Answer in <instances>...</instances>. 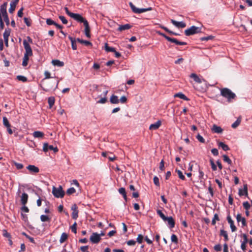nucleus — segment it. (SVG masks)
I'll return each instance as SVG.
<instances>
[{"instance_id":"1","label":"nucleus","mask_w":252,"mask_h":252,"mask_svg":"<svg viewBox=\"0 0 252 252\" xmlns=\"http://www.w3.org/2000/svg\"><path fill=\"white\" fill-rule=\"evenodd\" d=\"M44 75L45 78L41 81V83L43 84V85L40 84V86L42 89L45 92H48L53 87L54 85H56V88H57L59 84V81H50L48 82H45L44 80L46 79L50 78L51 76L50 73L47 71H46L45 72Z\"/></svg>"},{"instance_id":"2","label":"nucleus","mask_w":252,"mask_h":252,"mask_svg":"<svg viewBox=\"0 0 252 252\" xmlns=\"http://www.w3.org/2000/svg\"><path fill=\"white\" fill-rule=\"evenodd\" d=\"M64 10L65 11L66 13L70 16L71 18H73L74 20L76 21L77 22L82 23H83V24L85 23L86 22H87V20L83 17L80 14L78 13H74L72 12H71L69 10L68 8L66 7H64Z\"/></svg>"},{"instance_id":"3","label":"nucleus","mask_w":252,"mask_h":252,"mask_svg":"<svg viewBox=\"0 0 252 252\" xmlns=\"http://www.w3.org/2000/svg\"><path fill=\"white\" fill-rule=\"evenodd\" d=\"M220 94L223 97L227 98L229 102H230L231 99H234L236 96L234 93L227 88H222L220 90Z\"/></svg>"},{"instance_id":"4","label":"nucleus","mask_w":252,"mask_h":252,"mask_svg":"<svg viewBox=\"0 0 252 252\" xmlns=\"http://www.w3.org/2000/svg\"><path fill=\"white\" fill-rule=\"evenodd\" d=\"M52 193L53 195L56 198H62L64 197L65 192L61 186H59L58 188L55 186L53 187Z\"/></svg>"},{"instance_id":"5","label":"nucleus","mask_w":252,"mask_h":252,"mask_svg":"<svg viewBox=\"0 0 252 252\" xmlns=\"http://www.w3.org/2000/svg\"><path fill=\"white\" fill-rule=\"evenodd\" d=\"M201 29V28L192 26L185 31V34L187 36H190L200 32Z\"/></svg>"},{"instance_id":"6","label":"nucleus","mask_w":252,"mask_h":252,"mask_svg":"<svg viewBox=\"0 0 252 252\" xmlns=\"http://www.w3.org/2000/svg\"><path fill=\"white\" fill-rule=\"evenodd\" d=\"M129 5L132 11L135 13L139 14L152 10V8L151 7L147 8H138L131 2H129Z\"/></svg>"},{"instance_id":"7","label":"nucleus","mask_w":252,"mask_h":252,"mask_svg":"<svg viewBox=\"0 0 252 252\" xmlns=\"http://www.w3.org/2000/svg\"><path fill=\"white\" fill-rule=\"evenodd\" d=\"M23 45L25 49V53H24V56L28 57L32 56V49L30 45L26 39L23 40Z\"/></svg>"},{"instance_id":"8","label":"nucleus","mask_w":252,"mask_h":252,"mask_svg":"<svg viewBox=\"0 0 252 252\" xmlns=\"http://www.w3.org/2000/svg\"><path fill=\"white\" fill-rule=\"evenodd\" d=\"M90 240L93 244H97L100 242L101 238L99 234L95 232L93 233L90 237Z\"/></svg>"},{"instance_id":"9","label":"nucleus","mask_w":252,"mask_h":252,"mask_svg":"<svg viewBox=\"0 0 252 252\" xmlns=\"http://www.w3.org/2000/svg\"><path fill=\"white\" fill-rule=\"evenodd\" d=\"M49 150L53 151L55 153L58 152L59 151L57 147H54L53 145H49L47 143H44L43 146V151L45 152H46Z\"/></svg>"},{"instance_id":"10","label":"nucleus","mask_w":252,"mask_h":252,"mask_svg":"<svg viewBox=\"0 0 252 252\" xmlns=\"http://www.w3.org/2000/svg\"><path fill=\"white\" fill-rule=\"evenodd\" d=\"M71 209L73 211L71 214L72 219L76 220L78 217V210L77 205L76 204H73L71 206Z\"/></svg>"},{"instance_id":"11","label":"nucleus","mask_w":252,"mask_h":252,"mask_svg":"<svg viewBox=\"0 0 252 252\" xmlns=\"http://www.w3.org/2000/svg\"><path fill=\"white\" fill-rule=\"evenodd\" d=\"M27 169L31 174L37 173L39 172V169L38 167L33 165H29L27 167Z\"/></svg>"},{"instance_id":"12","label":"nucleus","mask_w":252,"mask_h":252,"mask_svg":"<svg viewBox=\"0 0 252 252\" xmlns=\"http://www.w3.org/2000/svg\"><path fill=\"white\" fill-rule=\"evenodd\" d=\"M171 23L178 28H184L186 27V24L183 22H178L175 20H171Z\"/></svg>"},{"instance_id":"13","label":"nucleus","mask_w":252,"mask_h":252,"mask_svg":"<svg viewBox=\"0 0 252 252\" xmlns=\"http://www.w3.org/2000/svg\"><path fill=\"white\" fill-rule=\"evenodd\" d=\"M227 220L230 224V226L232 232H235L237 230L236 227L235 226L234 221L232 220L231 216L228 215L227 217Z\"/></svg>"},{"instance_id":"14","label":"nucleus","mask_w":252,"mask_h":252,"mask_svg":"<svg viewBox=\"0 0 252 252\" xmlns=\"http://www.w3.org/2000/svg\"><path fill=\"white\" fill-rule=\"evenodd\" d=\"M164 221H167L168 224L170 228H173L175 226V222L174 219L172 217H166Z\"/></svg>"},{"instance_id":"15","label":"nucleus","mask_w":252,"mask_h":252,"mask_svg":"<svg viewBox=\"0 0 252 252\" xmlns=\"http://www.w3.org/2000/svg\"><path fill=\"white\" fill-rule=\"evenodd\" d=\"M167 40L179 45H186L187 44V42H186L179 41L176 38H171L170 37H168V38H167Z\"/></svg>"},{"instance_id":"16","label":"nucleus","mask_w":252,"mask_h":252,"mask_svg":"<svg viewBox=\"0 0 252 252\" xmlns=\"http://www.w3.org/2000/svg\"><path fill=\"white\" fill-rule=\"evenodd\" d=\"M239 195L241 196L243 195H245L248 196V187L247 184L244 185V189H239Z\"/></svg>"},{"instance_id":"17","label":"nucleus","mask_w":252,"mask_h":252,"mask_svg":"<svg viewBox=\"0 0 252 252\" xmlns=\"http://www.w3.org/2000/svg\"><path fill=\"white\" fill-rule=\"evenodd\" d=\"M161 125V122L159 120L156 123L151 124L149 126V129L151 130L158 129Z\"/></svg>"},{"instance_id":"18","label":"nucleus","mask_w":252,"mask_h":252,"mask_svg":"<svg viewBox=\"0 0 252 252\" xmlns=\"http://www.w3.org/2000/svg\"><path fill=\"white\" fill-rule=\"evenodd\" d=\"M237 221L242 222V227L245 226L247 225L246 220L245 218L242 217L241 214H238L236 216Z\"/></svg>"},{"instance_id":"19","label":"nucleus","mask_w":252,"mask_h":252,"mask_svg":"<svg viewBox=\"0 0 252 252\" xmlns=\"http://www.w3.org/2000/svg\"><path fill=\"white\" fill-rule=\"evenodd\" d=\"M84 25L85 26V34L87 37L90 38V28L88 22L87 21L85 23H84Z\"/></svg>"},{"instance_id":"20","label":"nucleus","mask_w":252,"mask_h":252,"mask_svg":"<svg viewBox=\"0 0 252 252\" xmlns=\"http://www.w3.org/2000/svg\"><path fill=\"white\" fill-rule=\"evenodd\" d=\"M190 77L193 79L194 81L198 83H201L202 82H205L204 79H200L195 73H191Z\"/></svg>"},{"instance_id":"21","label":"nucleus","mask_w":252,"mask_h":252,"mask_svg":"<svg viewBox=\"0 0 252 252\" xmlns=\"http://www.w3.org/2000/svg\"><path fill=\"white\" fill-rule=\"evenodd\" d=\"M21 202L23 205H25L28 202V195L26 193H23L21 197Z\"/></svg>"},{"instance_id":"22","label":"nucleus","mask_w":252,"mask_h":252,"mask_svg":"<svg viewBox=\"0 0 252 252\" xmlns=\"http://www.w3.org/2000/svg\"><path fill=\"white\" fill-rule=\"evenodd\" d=\"M212 130L215 133H220L222 132L223 129L220 126L214 125L212 127Z\"/></svg>"},{"instance_id":"23","label":"nucleus","mask_w":252,"mask_h":252,"mask_svg":"<svg viewBox=\"0 0 252 252\" xmlns=\"http://www.w3.org/2000/svg\"><path fill=\"white\" fill-rule=\"evenodd\" d=\"M131 26L128 24L123 25H120L118 29V31L121 32V31H125L126 30H128L130 28H131Z\"/></svg>"},{"instance_id":"24","label":"nucleus","mask_w":252,"mask_h":252,"mask_svg":"<svg viewBox=\"0 0 252 252\" xmlns=\"http://www.w3.org/2000/svg\"><path fill=\"white\" fill-rule=\"evenodd\" d=\"M69 39L70 40L71 42V47L73 50H75L77 49V45L76 42L77 41L76 39L73 38L70 36H68Z\"/></svg>"},{"instance_id":"25","label":"nucleus","mask_w":252,"mask_h":252,"mask_svg":"<svg viewBox=\"0 0 252 252\" xmlns=\"http://www.w3.org/2000/svg\"><path fill=\"white\" fill-rule=\"evenodd\" d=\"M110 101L112 104H118L119 102V99L117 95L113 94L110 97Z\"/></svg>"},{"instance_id":"26","label":"nucleus","mask_w":252,"mask_h":252,"mask_svg":"<svg viewBox=\"0 0 252 252\" xmlns=\"http://www.w3.org/2000/svg\"><path fill=\"white\" fill-rule=\"evenodd\" d=\"M175 97H179L180 98L183 99L185 100L188 101L189 100V99L183 93H179L175 94L174 95Z\"/></svg>"},{"instance_id":"27","label":"nucleus","mask_w":252,"mask_h":252,"mask_svg":"<svg viewBox=\"0 0 252 252\" xmlns=\"http://www.w3.org/2000/svg\"><path fill=\"white\" fill-rule=\"evenodd\" d=\"M7 2H4L3 4H2L0 6V12H1L2 15L7 14L6 11V7H7Z\"/></svg>"},{"instance_id":"28","label":"nucleus","mask_w":252,"mask_h":252,"mask_svg":"<svg viewBox=\"0 0 252 252\" xmlns=\"http://www.w3.org/2000/svg\"><path fill=\"white\" fill-rule=\"evenodd\" d=\"M33 136L35 138H43L44 134L40 131H35L33 133Z\"/></svg>"},{"instance_id":"29","label":"nucleus","mask_w":252,"mask_h":252,"mask_svg":"<svg viewBox=\"0 0 252 252\" xmlns=\"http://www.w3.org/2000/svg\"><path fill=\"white\" fill-rule=\"evenodd\" d=\"M52 63L55 66H63L64 65V63L63 62H61L58 60H54L52 61Z\"/></svg>"},{"instance_id":"30","label":"nucleus","mask_w":252,"mask_h":252,"mask_svg":"<svg viewBox=\"0 0 252 252\" xmlns=\"http://www.w3.org/2000/svg\"><path fill=\"white\" fill-rule=\"evenodd\" d=\"M220 235L224 237V239L225 241L226 242V241H228L229 239H228V234H227L226 231H225L223 229L220 230Z\"/></svg>"},{"instance_id":"31","label":"nucleus","mask_w":252,"mask_h":252,"mask_svg":"<svg viewBox=\"0 0 252 252\" xmlns=\"http://www.w3.org/2000/svg\"><path fill=\"white\" fill-rule=\"evenodd\" d=\"M76 40L79 43H81V44H84L86 46H92V43L89 41L84 40L81 39L79 38H77Z\"/></svg>"},{"instance_id":"32","label":"nucleus","mask_w":252,"mask_h":252,"mask_svg":"<svg viewBox=\"0 0 252 252\" xmlns=\"http://www.w3.org/2000/svg\"><path fill=\"white\" fill-rule=\"evenodd\" d=\"M159 27H160L161 29H163L164 31H165L166 32H168L169 33L171 34H173L175 35H179L180 34L179 33H177L176 32H174L170 30H169L167 28L161 25H159Z\"/></svg>"},{"instance_id":"33","label":"nucleus","mask_w":252,"mask_h":252,"mask_svg":"<svg viewBox=\"0 0 252 252\" xmlns=\"http://www.w3.org/2000/svg\"><path fill=\"white\" fill-rule=\"evenodd\" d=\"M119 192L120 194H121L124 198V199L126 201H127V196L126 194V189L124 188H121L119 189Z\"/></svg>"},{"instance_id":"34","label":"nucleus","mask_w":252,"mask_h":252,"mask_svg":"<svg viewBox=\"0 0 252 252\" xmlns=\"http://www.w3.org/2000/svg\"><path fill=\"white\" fill-rule=\"evenodd\" d=\"M68 238V235L66 233H63L61 235L60 239V243H63L65 241H66V240Z\"/></svg>"},{"instance_id":"35","label":"nucleus","mask_w":252,"mask_h":252,"mask_svg":"<svg viewBox=\"0 0 252 252\" xmlns=\"http://www.w3.org/2000/svg\"><path fill=\"white\" fill-rule=\"evenodd\" d=\"M104 49L107 52H115V49L113 47H109L108 43H106L104 46Z\"/></svg>"},{"instance_id":"36","label":"nucleus","mask_w":252,"mask_h":252,"mask_svg":"<svg viewBox=\"0 0 252 252\" xmlns=\"http://www.w3.org/2000/svg\"><path fill=\"white\" fill-rule=\"evenodd\" d=\"M219 146L221 147L225 151H228L230 149L228 145L225 144L222 142H219Z\"/></svg>"},{"instance_id":"37","label":"nucleus","mask_w":252,"mask_h":252,"mask_svg":"<svg viewBox=\"0 0 252 252\" xmlns=\"http://www.w3.org/2000/svg\"><path fill=\"white\" fill-rule=\"evenodd\" d=\"M11 29L9 28H7L5 29L4 32L3 33V38H9V36L11 33Z\"/></svg>"},{"instance_id":"38","label":"nucleus","mask_w":252,"mask_h":252,"mask_svg":"<svg viewBox=\"0 0 252 252\" xmlns=\"http://www.w3.org/2000/svg\"><path fill=\"white\" fill-rule=\"evenodd\" d=\"M48 102L49 105V108H51L55 103V98L54 97H50L48 99Z\"/></svg>"},{"instance_id":"39","label":"nucleus","mask_w":252,"mask_h":252,"mask_svg":"<svg viewBox=\"0 0 252 252\" xmlns=\"http://www.w3.org/2000/svg\"><path fill=\"white\" fill-rule=\"evenodd\" d=\"M40 220L42 222L50 221L51 218L48 216L42 215L40 216Z\"/></svg>"},{"instance_id":"40","label":"nucleus","mask_w":252,"mask_h":252,"mask_svg":"<svg viewBox=\"0 0 252 252\" xmlns=\"http://www.w3.org/2000/svg\"><path fill=\"white\" fill-rule=\"evenodd\" d=\"M241 121V118L240 117L238 118L237 120L232 125V127L235 128H236L240 124Z\"/></svg>"},{"instance_id":"41","label":"nucleus","mask_w":252,"mask_h":252,"mask_svg":"<svg viewBox=\"0 0 252 252\" xmlns=\"http://www.w3.org/2000/svg\"><path fill=\"white\" fill-rule=\"evenodd\" d=\"M176 172L178 174V175L179 178L180 179H181L182 180H186V178H185V176L183 175L182 172L181 170H178V169H176Z\"/></svg>"},{"instance_id":"42","label":"nucleus","mask_w":252,"mask_h":252,"mask_svg":"<svg viewBox=\"0 0 252 252\" xmlns=\"http://www.w3.org/2000/svg\"><path fill=\"white\" fill-rule=\"evenodd\" d=\"M157 214L163 220L166 219V217L164 215L161 210H157Z\"/></svg>"},{"instance_id":"43","label":"nucleus","mask_w":252,"mask_h":252,"mask_svg":"<svg viewBox=\"0 0 252 252\" xmlns=\"http://www.w3.org/2000/svg\"><path fill=\"white\" fill-rule=\"evenodd\" d=\"M3 124L5 127H9L11 126V125L9 123V121L6 117H3Z\"/></svg>"},{"instance_id":"44","label":"nucleus","mask_w":252,"mask_h":252,"mask_svg":"<svg viewBox=\"0 0 252 252\" xmlns=\"http://www.w3.org/2000/svg\"><path fill=\"white\" fill-rule=\"evenodd\" d=\"M216 220L217 221H219L220 220V219H219V216L217 214H215L214 216V218L212 220V224L214 225L216 224Z\"/></svg>"},{"instance_id":"45","label":"nucleus","mask_w":252,"mask_h":252,"mask_svg":"<svg viewBox=\"0 0 252 252\" xmlns=\"http://www.w3.org/2000/svg\"><path fill=\"white\" fill-rule=\"evenodd\" d=\"M171 240L173 243L176 244H177L178 243V239L177 236L175 234H173L171 235Z\"/></svg>"},{"instance_id":"46","label":"nucleus","mask_w":252,"mask_h":252,"mask_svg":"<svg viewBox=\"0 0 252 252\" xmlns=\"http://www.w3.org/2000/svg\"><path fill=\"white\" fill-rule=\"evenodd\" d=\"M223 160L224 162H227L228 164L231 165L232 164L231 160L229 158V157L226 155L223 156Z\"/></svg>"},{"instance_id":"47","label":"nucleus","mask_w":252,"mask_h":252,"mask_svg":"<svg viewBox=\"0 0 252 252\" xmlns=\"http://www.w3.org/2000/svg\"><path fill=\"white\" fill-rule=\"evenodd\" d=\"M29 60V57L24 56L23 60L22 62V65L23 66H26L28 65Z\"/></svg>"},{"instance_id":"48","label":"nucleus","mask_w":252,"mask_h":252,"mask_svg":"<svg viewBox=\"0 0 252 252\" xmlns=\"http://www.w3.org/2000/svg\"><path fill=\"white\" fill-rule=\"evenodd\" d=\"M76 191L75 189L74 188H70L66 190V194L68 195H70Z\"/></svg>"},{"instance_id":"49","label":"nucleus","mask_w":252,"mask_h":252,"mask_svg":"<svg viewBox=\"0 0 252 252\" xmlns=\"http://www.w3.org/2000/svg\"><path fill=\"white\" fill-rule=\"evenodd\" d=\"M144 237L142 234H138L136 239L137 242L139 244H141L143 242Z\"/></svg>"},{"instance_id":"50","label":"nucleus","mask_w":252,"mask_h":252,"mask_svg":"<svg viewBox=\"0 0 252 252\" xmlns=\"http://www.w3.org/2000/svg\"><path fill=\"white\" fill-rule=\"evenodd\" d=\"M243 206L246 210H249L251 207L250 204L248 201L243 202Z\"/></svg>"},{"instance_id":"51","label":"nucleus","mask_w":252,"mask_h":252,"mask_svg":"<svg viewBox=\"0 0 252 252\" xmlns=\"http://www.w3.org/2000/svg\"><path fill=\"white\" fill-rule=\"evenodd\" d=\"M24 22L26 24V25L28 27L31 26V20L28 18L25 17L24 18Z\"/></svg>"},{"instance_id":"52","label":"nucleus","mask_w":252,"mask_h":252,"mask_svg":"<svg viewBox=\"0 0 252 252\" xmlns=\"http://www.w3.org/2000/svg\"><path fill=\"white\" fill-rule=\"evenodd\" d=\"M46 22L48 25H53L55 26V25L56 24V22H54L53 20H52L50 18L47 19L46 20Z\"/></svg>"},{"instance_id":"53","label":"nucleus","mask_w":252,"mask_h":252,"mask_svg":"<svg viewBox=\"0 0 252 252\" xmlns=\"http://www.w3.org/2000/svg\"><path fill=\"white\" fill-rule=\"evenodd\" d=\"M16 6V5L15 4H14V3H12L11 2L10 3V7L9 9V13H12L14 12V11L15 9Z\"/></svg>"},{"instance_id":"54","label":"nucleus","mask_w":252,"mask_h":252,"mask_svg":"<svg viewBox=\"0 0 252 252\" xmlns=\"http://www.w3.org/2000/svg\"><path fill=\"white\" fill-rule=\"evenodd\" d=\"M22 234L26 237L27 238H28L30 241L32 243H35L34 240L33 238L30 237L28 235H27L25 232H23Z\"/></svg>"},{"instance_id":"55","label":"nucleus","mask_w":252,"mask_h":252,"mask_svg":"<svg viewBox=\"0 0 252 252\" xmlns=\"http://www.w3.org/2000/svg\"><path fill=\"white\" fill-rule=\"evenodd\" d=\"M17 78L18 80L21 81L23 82H26L27 81V78L26 77L22 75L17 76Z\"/></svg>"},{"instance_id":"56","label":"nucleus","mask_w":252,"mask_h":252,"mask_svg":"<svg viewBox=\"0 0 252 252\" xmlns=\"http://www.w3.org/2000/svg\"><path fill=\"white\" fill-rule=\"evenodd\" d=\"M76 226H77V223L76 222H75L74 223V224L71 226V231L74 233L75 234H76L77 233V228H76Z\"/></svg>"},{"instance_id":"57","label":"nucleus","mask_w":252,"mask_h":252,"mask_svg":"<svg viewBox=\"0 0 252 252\" xmlns=\"http://www.w3.org/2000/svg\"><path fill=\"white\" fill-rule=\"evenodd\" d=\"M2 16L3 17V20L5 22L6 25L8 26L9 24V20L7 14L5 15H3Z\"/></svg>"},{"instance_id":"58","label":"nucleus","mask_w":252,"mask_h":252,"mask_svg":"<svg viewBox=\"0 0 252 252\" xmlns=\"http://www.w3.org/2000/svg\"><path fill=\"white\" fill-rule=\"evenodd\" d=\"M59 19L62 21V23L63 24H67L68 23L67 20L66 19L65 17L63 16H59Z\"/></svg>"},{"instance_id":"59","label":"nucleus","mask_w":252,"mask_h":252,"mask_svg":"<svg viewBox=\"0 0 252 252\" xmlns=\"http://www.w3.org/2000/svg\"><path fill=\"white\" fill-rule=\"evenodd\" d=\"M196 138L201 143H204L205 142L204 139L199 134H197V135L196 136Z\"/></svg>"},{"instance_id":"60","label":"nucleus","mask_w":252,"mask_h":252,"mask_svg":"<svg viewBox=\"0 0 252 252\" xmlns=\"http://www.w3.org/2000/svg\"><path fill=\"white\" fill-rule=\"evenodd\" d=\"M154 183L158 187L159 186V182L158 178L157 176H155L153 179Z\"/></svg>"},{"instance_id":"61","label":"nucleus","mask_w":252,"mask_h":252,"mask_svg":"<svg viewBox=\"0 0 252 252\" xmlns=\"http://www.w3.org/2000/svg\"><path fill=\"white\" fill-rule=\"evenodd\" d=\"M213 38H214V36H213L212 35H210V36H206V37H201L200 38V39L202 41H204V40L208 41L209 40L212 39Z\"/></svg>"},{"instance_id":"62","label":"nucleus","mask_w":252,"mask_h":252,"mask_svg":"<svg viewBox=\"0 0 252 252\" xmlns=\"http://www.w3.org/2000/svg\"><path fill=\"white\" fill-rule=\"evenodd\" d=\"M210 163H211V167H212V169L213 171H216L217 170V166L216 165H215V163L214 162L213 159H210Z\"/></svg>"},{"instance_id":"63","label":"nucleus","mask_w":252,"mask_h":252,"mask_svg":"<svg viewBox=\"0 0 252 252\" xmlns=\"http://www.w3.org/2000/svg\"><path fill=\"white\" fill-rule=\"evenodd\" d=\"M214 249L217 252H220L221 250V246L220 244H218L214 246Z\"/></svg>"},{"instance_id":"64","label":"nucleus","mask_w":252,"mask_h":252,"mask_svg":"<svg viewBox=\"0 0 252 252\" xmlns=\"http://www.w3.org/2000/svg\"><path fill=\"white\" fill-rule=\"evenodd\" d=\"M14 165L17 169H21L24 167L23 165L20 163L15 162Z\"/></svg>"}]
</instances>
